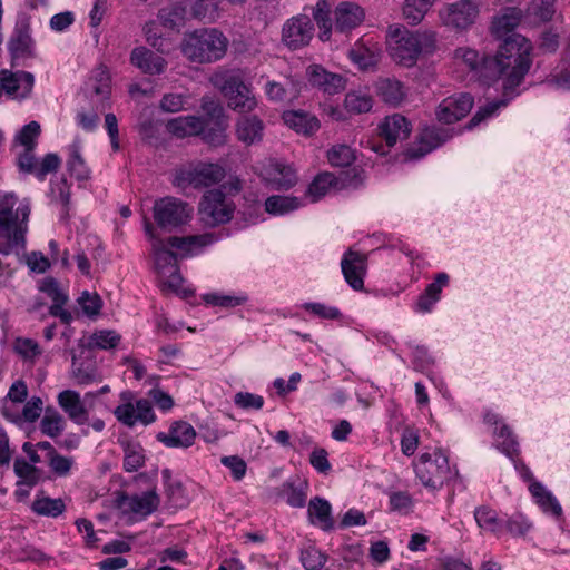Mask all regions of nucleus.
<instances>
[{
	"label": "nucleus",
	"mask_w": 570,
	"mask_h": 570,
	"mask_svg": "<svg viewBox=\"0 0 570 570\" xmlns=\"http://www.w3.org/2000/svg\"><path fill=\"white\" fill-rule=\"evenodd\" d=\"M501 40L494 56L482 57V75L487 80H495L507 73L503 95L510 99L532 66V46L520 33H511Z\"/></svg>",
	"instance_id": "nucleus-1"
},
{
	"label": "nucleus",
	"mask_w": 570,
	"mask_h": 570,
	"mask_svg": "<svg viewBox=\"0 0 570 570\" xmlns=\"http://www.w3.org/2000/svg\"><path fill=\"white\" fill-rule=\"evenodd\" d=\"M227 46L228 40L223 32L203 28L185 35L181 51L193 62L210 63L225 56Z\"/></svg>",
	"instance_id": "nucleus-2"
},
{
	"label": "nucleus",
	"mask_w": 570,
	"mask_h": 570,
	"mask_svg": "<svg viewBox=\"0 0 570 570\" xmlns=\"http://www.w3.org/2000/svg\"><path fill=\"white\" fill-rule=\"evenodd\" d=\"M434 46L435 33L432 31L412 32L405 28H396L390 32V56L397 65L404 67L414 66L421 52L431 51Z\"/></svg>",
	"instance_id": "nucleus-3"
},
{
	"label": "nucleus",
	"mask_w": 570,
	"mask_h": 570,
	"mask_svg": "<svg viewBox=\"0 0 570 570\" xmlns=\"http://www.w3.org/2000/svg\"><path fill=\"white\" fill-rule=\"evenodd\" d=\"M153 212L157 226L169 233L186 225L193 216V207L188 203L170 196L156 200Z\"/></svg>",
	"instance_id": "nucleus-4"
},
{
	"label": "nucleus",
	"mask_w": 570,
	"mask_h": 570,
	"mask_svg": "<svg viewBox=\"0 0 570 570\" xmlns=\"http://www.w3.org/2000/svg\"><path fill=\"white\" fill-rule=\"evenodd\" d=\"M7 49L12 66L37 57L36 41L31 36V19L27 13H19L13 30L8 39Z\"/></svg>",
	"instance_id": "nucleus-5"
},
{
	"label": "nucleus",
	"mask_w": 570,
	"mask_h": 570,
	"mask_svg": "<svg viewBox=\"0 0 570 570\" xmlns=\"http://www.w3.org/2000/svg\"><path fill=\"white\" fill-rule=\"evenodd\" d=\"M415 474L425 488L436 490L451 479L448 458L440 451L423 453L415 465Z\"/></svg>",
	"instance_id": "nucleus-6"
},
{
	"label": "nucleus",
	"mask_w": 570,
	"mask_h": 570,
	"mask_svg": "<svg viewBox=\"0 0 570 570\" xmlns=\"http://www.w3.org/2000/svg\"><path fill=\"white\" fill-rule=\"evenodd\" d=\"M215 85L219 87L230 109L245 114L250 112L257 106L256 98L250 88L239 76L226 75L220 80H217Z\"/></svg>",
	"instance_id": "nucleus-7"
},
{
	"label": "nucleus",
	"mask_w": 570,
	"mask_h": 570,
	"mask_svg": "<svg viewBox=\"0 0 570 570\" xmlns=\"http://www.w3.org/2000/svg\"><path fill=\"white\" fill-rule=\"evenodd\" d=\"M365 171L360 167H353L343 173L338 178L332 173H321L308 185L307 194L314 202L325 196L331 188L340 189L342 187L357 188L364 183Z\"/></svg>",
	"instance_id": "nucleus-8"
},
{
	"label": "nucleus",
	"mask_w": 570,
	"mask_h": 570,
	"mask_svg": "<svg viewBox=\"0 0 570 570\" xmlns=\"http://www.w3.org/2000/svg\"><path fill=\"white\" fill-rule=\"evenodd\" d=\"M233 213V204L226 202V195L220 189L208 190L199 204L200 219L209 227L228 223Z\"/></svg>",
	"instance_id": "nucleus-9"
},
{
	"label": "nucleus",
	"mask_w": 570,
	"mask_h": 570,
	"mask_svg": "<svg viewBox=\"0 0 570 570\" xmlns=\"http://www.w3.org/2000/svg\"><path fill=\"white\" fill-rule=\"evenodd\" d=\"M454 136V130L438 126L423 127L415 138V142L404 151L407 160H417L439 148Z\"/></svg>",
	"instance_id": "nucleus-10"
},
{
	"label": "nucleus",
	"mask_w": 570,
	"mask_h": 570,
	"mask_svg": "<svg viewBox=\"0 0 570 570\" xmlns=\"http://www.w3.org/2000/svg\"><path fill=\"white\" fill-rule=\"evenodd\" d=\"M225 175V169L218 164L199 163L187 170H181L176 176V184L179 187L191 186L200 189L218 184Z\"/></svg>",
	"instance_id": "nucleus-11"
},
{
	"label": "nucleus",
	"mask_w": 570,
	"mask_h": 570,
	"mask_svg": "<svg viewBox=\"0 0 570 570\" xmlns=\"http://www.w3.org/2000/svg\"><path fill=\"white\" fill-rule=\"evenodd\" d=\"M121 399L127 402L118 405L114 414L122 424L132 428L138 421L144 425H148L156 420L150 401L140 399L136 402V406H134L131 403L132 394L129 391L122 392Z\"/></svg>",
	"instance_id": "nucleus-12"
},
{
	"label": "nucleus",
	"mask_w": 570,
	"mask_h": 570,
	"mask_svg": "<svg viewBox=\"0 0 570 570\" xmlns=\"http://www.w3.org/2000/svg\"><path fill=\"white\" fill-rule=\"evenodd\" d=\"M314 37V24L307 14H297L286 20L282 28V42L291 50L309 45Z\"/></svg>",
	"instance_id": "nucleus-13"
},
{
	"label": "nucleus",
	"mask_w": 570,
	"mask_h": 570,
	"mask_svg": "<svg viewBox=\"0 0 570 570\" xmlns=\"http://www.w3.org/2000/svg\"><path fill=\"white\" fill-rule=\"evenodd\" d=\"M26 228L18 224V214L10 207L0 209V253L9 255L13 247L24 246Z\"/></svg>",
	"instance_id": "nucleus-14"
},
{
	"label": "nucleus",
	"mask_w": 570,
	"mask_h": 570,
	"mask_svg": "<svg viewBox=\"0 0 570 570\" xmlns=\"http://www.w3.org/2000/svg\"><path fill=\"white\" fill-rule=\"evenodd\" d=\"M478 13L479 10L474 2L460 0L441 10L440 18L445 26L462 30L474 23Z\"/></svg>",
	"instance_id": "nucleus-15"
},
{
	"label": "nucleus",
	"mask_w": 570,
	"mask_h": 570,
	"mask_svg": "<svg viewBox=\"0 0 570 570\" xmlns=\"http://www.w3.org/2000/svg\"><path fill=\"white\" fill-rule=\"evenodd\" d=\"M473 97L468 92L458 96H451L441 101L435 115L439 121L444 124H454L464 118L473 107Z\"/></svg>",
	"instance_id": "nucleus-16"
},
{
	"label": "nucleus",
	"mask_w": 570,
	"mask_h": 570,
	"mask_svg": "<svg viewBox=\"0 0 570 570\" xmlns=\"http://www.w3.org/2000/svg\"><path fill=\"white\" fill-rule=\"evenodd\" d=\"M159 504L160 498L155 488L141 494L129 495L122 492L117 498V505L119 508L144 518L154 513Z\"/></svg>",
	"instance_id": "nucleus-17"
},
{
	"label": "nucleus",
	"mask_w": 570,
	"mask_h": 570,
	"mask_svg": "<svg viewBox=\"0 0 570 570\" xmlns=\"http://www.w3.org/2000/svg\"><path fill=\"white\" fill-rule=\"evenodd\" d=\"M379 136L387 147H393L399 140H405L412 131L410 120L400 114L386 116L377 127Z\"/></svg>",
	"instance_id": "nucleus-18"
},
{
	"label": "nucleus",
	"mask_w": 570,
	"mask_h": 570,
	"mask_svg": "<svg viewBox=\"0 0 570 570\" xmlns=\"http://www.w3.org/2000/svg\"><path fill=\"white\" fill-rule=\"evenodd\" d=\"M366 256L358 252L348 249L343 255L341 262L342 273L346 283L354 289L361 291L364 287V276L366 273Z\"/></svg>",
	"instance_id": "nucleus-19"
},
{
	"label": "nucleus",
	"mask_w": 570,
	"mask_h": 570,
	"mask_svg": "<svg viewBox=\"0 0 570 570\" xmlns=\"http://www.w3.org/2000/svg\"><path fill=\"white\" fill-rule=\"evenodd\" d=\"M306 75L309 83L325 94L335 95L345 88L346 81L342 75L330 72L321 65H311Z\"/></svg>",
	"instance_id": "nucleus-20"
},
{
	"label": "nucleus",
	"mask_w": 570,
	"mask_h": 570,
	"mask_svg": "<svg viewBox=\"0 0 570 570\" xmlns=\"http://www.w3.org/2000/svg\"><path fill=\"white\" fill-rule=\"evenodd\" d=\"M196 439L195 429L187 422H174L168 433L159 432L157 440L168 448H189Z\"/></svg>",
	"instance_id": "nucleus-21"
},
{
	"label": "nucleus",
	"mask_w": 570,
	"mask_h": 570,
	"mask_svg": "<svg viewBox=\"0 0 570 570\" xmlns=\"http://www.w3.org/2000/svg\"><path fill=\"white\" fill-rule=\"evenodd\" d=\"M145 232L149 236V238L154 239L153 250L155 255V265L158 275L167 274L168 271H175L177 264V254L166 247V244L163 239L156 238L154 234V226L150 222L146 219L145 222Z\"/></svg>",
	"instance_id": "nucleus-22"
},
{
	"label": "nucleus",
	"mask_w": 570,
	"mask_h": 570,
	"mask_svg": "<svg viewBox=\"0 0 570 570\" xmlns=\"http://www.w3.org/2000/svg\"><path fill=\"white\" fill-rule=\"evenodd\" d=\"M130 62L141 72L155 76L161 75L167 67V61L146 47H137L130 53Z\"/></svg>",
	"instance_id": "nucleus-23"
},
{
	"label": "nucleus",
	"mask_w": 570,
	"mask_h": 570,
	"mask_svg": "<svg viewBox=\"0 0 570 570\" xmlns=\"http://www.w3.org/2000/svg\"><path fill=\"white\" fill-rule=\"evenodd\" d=\"M364 17V10L358 4L342 2L335 9L334 29L337 32L347 33L360 26Z\"/></svg>",
	"instance_id": "nucleus-24"
},
{
	"label": "nucleus",
	"mask_w": 570,
	"mask_h": 570,
	"mask_svg": "<svg viewBox=\"0 0 570 570\" xmlns=\"http://www.w3.org/2000/svg\"><path fill=\"white\" fill-rule=\"evenodd\" d=\"M58 404L76 424L82 425L88 422V411L78 392L72 390L60 392L58 395Z\"/></svg>",
	"instance_id": "nucleus-25"
},
{
	"label": "nucleus",
	"mask_w": 570,
	"mask_h": 570,
	"mask_svg": "<svg viewBox=\"0 0 570 570\" xmlns=\"http://www.w3.org/2000/svg\"><path fill=\"white\" fill-rule=\"evenodd\" d=\"M282 118L291 129L305 136L313 135L321 127L317 117L304 110L284 111Z\"/></svg>",
	"instance_id": "nucleus-26"
},
{
	"label": "nucleus",
	"mask_w": 570,
	"mask_h": 570,
	"mask_svg": "<svg viewBox=\"0 0 570 570\" xmlns=\"http://www.w3.org/2000/svg\"><path fill=\"white\" fill-rule=\"evenodd\" d=\"M265 173L266 179L278 190H288L297 183L295 169L279 161H272Z\"/></svg>",
	"instance_id": "nucleus-27"
},
{
	"label": "nucleus",
	"mask_w": 570,
	"mask_h": 570,
	"mask_svg": "<svg viewBox=\"0 0 570 570\" xmlns=\"http://www.w3.org/2000/svg\"><path fill=\"white\" fill-rule=\"evenodd\" d=\"M307 513L311 523L318 525L323 531H331L334 529L332 507L327 500L320 497L311 499Z\"/></svg>",
	"instance_id": "nucleus-28"
},
{
	"label": "nucleus",
	"mask_w": 570,
	"mask_h": 570,
	"mask_svg": "<svg viewBox=\"0 0 570 570\" xmlns=\"http://www.w3.org/2000/svg\"><path fill=\"white\" fill-rule=\"evenodd\" d=\"M264 124L257 116H244L236 122L237 139L245 145H253L263 139Z\"/></svg>",
	"instance_id": "nucleus-29"
},
{
	"label": "nucleus",
	"mask_w": 570,
	"mask_h": 570,
	"mask_svg": "<svg viewBox=\"0 0 570 570\" xmlns=\"http://www.w3.org/2000/svg\"><path fill=\"white\" fill-rule=\"evenodd\" d=\"M450 277L446 273H438L434 281L426 286L416 302L417 311L431 312L433 305L440 299L443 287L448 286Z\"/></svg>",
	"instance_id": "nucleus-30"
},
{
	"label": "nucleus",
	"mask_w": 570,
	"mask_h": 570,
	"mask_svg": "<svg viewBox=\"0 0 570 570\" xmlns=\"http://www.w3.org/2000/svg\"><path fill=\"white\" fill-rule=\"evenodd\" d=\"M206 126L205 120L196 116L178 117L167 124L169 132L178 138L200 135Z\"/></svg>",
	"instance_id": "nucleus-31"
},
{
	"label": "nucleus",
	"mask_w": 570,
	"mask_h": 570,
	"mask_svg": "<svg viewBox=\"0 0 570 570\" xmlns=\"http://www.w3.org/2000/svg\"><path fill=\"white\" fill-rule=\"evenodd\" d=\"M110 73L106 66L99 65L91 71L86 82V88L101 101L108 100L110 96Z\"/></svg>",
	"instance_id": "nucleus-32"
},
{
	"label": "nucleus",
	"mask_w": 570,
	"mask_h": 570,
	"mask_svg": "<svg viewBox=\"0 0 570 570\" xmlns=\"http://www.w3.org/2000/svg\"><path fill=\"white\" fill-rule=\"evenodd\" d=\"M30 509L37 515L57 518L66 511V504L61 498L52 499L39 491Z\"/></svg>",
	"instance_id": "nucleus-33"
},
{
	"label": "nucleus",
	"mask_w": 570,
	"mask_h": 570,
	"mask_svg": "<svg viewBox=\"0 0 570 570\" xmlns=\"http://www.w3.org/2000/svg\"><path fill=\"white\" fill-rule=\"evenodd\" d=\"M375 88L382 100L392 106H397L405 97L403 85L396 79H380Z\"/></svg>",
	"instance_id": "nucleus-34"
},
{
	"label": "nucleus",
	"mask_w": 570,
	"mask_h": 570,
	"mask_svg": "<svg viewBox=\"0 0 570 570\" xmlns=\"http://www.w3.org/2000/svg\"><path fill=\"white\" fill-rule=\"evenodd\" d=\"M529 490L532 497L535 499V502L544 512L551 513L554 517L561 515L562 509L558 500L540 482H532L529 487Z\"/></svg>",
	"instance_id": "nucleus-35"
},
{
	"label": "nucleus",
	"mask_w": 570,
	"mask_h": 570,
	"mask_svg": "<svg viewBox=\"0 0 570 570\" xmlns=\"http://www.w3.org/2000/svg\"><path fill=\"white\" fill-rule=\"evenodd\" d=\"M158 19L164 28L179 31L185 24L186 9L178 3L169 4L159 10Z\"/></svg>",
	"instance_id": "nucleus-36"
},
{
	"label": "nucleus",
	"mask_w": 570,
	"mask_h": 570,
	"mask_svg": "<svg viewBox=\"0 0 570 570\" xmlns=\"http://www.w3.org/2000/svg\"><path fill=\"white\" fill-rule=\"evenodd\" d=\"M124 450V470L135 472L145 464V450L139 442H121Z\"/></svg>",
	"instance_id": "nucleus-37"
},
{
	"label": "nucleus",
	"mask_w": 570,
	"mask_h": 570,
	"mask_svg": "<svg viewBox=\"0 0 570 570\" xmlns=\"http://www.w3.org/2000/svg\"><path fill=\"white\" fill-rule=\"evenodd\" d=\"M520 22V13L510 8L501 17H498L492 22V33L498 39H504L507 36L514 33L513 30Z\"/></svg>",
	"instance_id": "nucleus-38"
},
{
	"label": "nucleus",
	"mask_w": 570,
	"mask_h": 570,
	"mask_svg": "<svg viewBox=\"0 0 570 570\" xmlns=\"http://www.w3.org/2000/svg\"><path fill=\"white\" fill-rule=\"evenodd\" d=\"M301 206L297 197L273 195L265 200V210L271 215H285Z\"/></svg>",
	"instance_id": "nucleus-39"
},
{
	"label": "nucleus",
	"mask_w": 570,
	"mask_h": 570,
	"mask_svg": "<svg viewBox=\"0 0 570 570\" xmlns=\"http://www.w3.org/2000/svg\"><path fill=\"white\" fill-rule=\"evenodd\" d=\"M70 157L67 161L68 171L78 180H87L90 176V170L86 165L85 159L80 155V142L73 141L69 146Z\"/></svg>",
	"instance_id": "nucleus-40"
},
{
	"label": "nucleus",
	"mask_w": 570,
	"mask_h": 570,
	"mask_svg": "<svg viewBox=\"0 0 570 570\" xmlns=\"http://www.w3.org/2000/svg\"><path fill=\"white\" fill-rule=\"evenodd\" d=\"M498 448L510 459H514L519 454L518 442L511 429L502 423L493 431Z\"/></svg>",
	"instance_id": "nucleus-41"
},
{
	"label": "nucleus",
	"mask_w": 570,
	"mask_h": 570,
	"mask_svg": "<svg viewBox=\"0 0 570 570\" xmlns=\"http://www.w3.org/2000/svg\"><path fill=\"white\" fill-rule=\"evenodd\" d=\"M434 0H405L403 16L410 24H417L433 6Z\"/></svg>",
	"instance_id": "nucleus-42"
},
{
	"label": "nucleus",
	"mask_w": 570,
	"mask_h": 570,
	"mask_svg": "<svg viewBox=\"0 0 570 570\" xmlns=\"http://www.w3.org/2000/svg\"><path fill=\"white\" fill-rule=\"evenodd\" d=\"M277 495L294 508H303L306 502V491L295 484V481H286L277 488Z\"/></svg>",
	"instance_id": "nucleus-43"
},
{
	"label": "nucleus",
	"mask_w": 570,
	"mask_h": 570,
	"mask_svg": "<svg viewBox=\"0 0 570 570\" xmlns=\"http://www.w3.org/2000/svg\"><path fill=\"white\" fill-rule=\"evenodd\" d=\"M313 19L321 29L320 39L326 41L330 39L332 30V19L330 17L331 10L330 4L326 0H318L316 6L312 10Z\"/></svg>",
	"instance_id": "nucleus-44"
},
{
	"label": "nucleus",
	"mask_w": 570,
	"mask_h": 570,
	"mask_svg": "<svg viewBox=\"0 0 570 570\" xmlns=\"http://www.w3.org/2000/svg\"><path fill=\"white\" fill-rule=\"evenodd\" d=\"M65 428L62 415L53 407H47L40 423L41 432L50 438H57Z\"/></svg>",
	"instance_id": "nucleus-45"
},
{
	"label": "nucleus",
	"mask_w": 570,
	"mask_h": 570,
	"mask_svg": "<svg viewBox=\"0 0 570 570\" xmlns=\"http://www.w3.org/2000/svg\"><path fill=\"white\" fill-rule=\"evenodd\" d=\"M161 476L164 479L165 494L167 499L173 502L175 507H184L186 499L184 495L183 483L178 480L171 479V471L169 469H164L161 471Z\"/></svg>",
	"instance_id": "nucleus-46"
},
{
	"label": "nucleus",
	"mask_w": 570,
	"mask_h": 570,
	"mask_svg": "<svg viewBox=\"0 0 570 570\" xmlns=\"http://www.w3.org/2000/svg\"><path fill=\"white\" fill-rule=\"evenodd\" d=\"M295 83L292 79H285L281 81H268L265 86V92L269 100L276 102H283L288 99L289 95L296 94Z\"/></svg>",
	"instance_id": "nucleus-47"
},
{
	"label": "nucleus",
	"mask_w": 570,
	"mask_h": 570,
	"mask_svg": "<svg viewBox=\"0 0 570 570\" xmlns=\"http://www.w3.org/2000/svg\"><path fill=\"white\" fill-rule=\"evenodd\" d=\"M206 126L204 130H202L200 135L203 140L212 146H220L225 142V130L227 127L226 120L218 121H206Z\"/></svg>",
	"instance_id": "nucleus-48"
},
{
	"label": "nucleus",
	"mask_w": 570,
	"mask_h": 570,
	"mask_svg": "<svg viewBox=\"0 0 570 570\" xmlns=\"http://www.w3.org/2000/svg\"><path fill=\"white\" fill-rule=\"evenodd\" d=\"M344 106L353 114L368 112L373 107V99L370 95L352 91L346 94Z\"/></svg>",
	"instance_id": "nucleus-49"
},
{
	"label": "nucleus",
	"mask_w": 570,
	"mask_h": 570,
	"mask_svg": "<svg viewBox=\"0 0 570 570\" xmlns=\"http://www.w3.org/2000/svg\"><path fill=\"white\" fill-rule=\"evenodd\" d=\"M327 159L332 166L335 167H348L355 159V151L347 145L333 146L327 151Z\"/></svg>",
	"instance_id": "nucleus-50"
},
{
	"label": "nucleus",
	"mask_w": 570,
	"mask_h": 570,
	"mask_svg": "<svg viewBox=\"0 0 570 570\" xmlns=\"http://www.w3.org/2000/svg\"><path fill=\"white\" fill-rule=\"evenodd\" d=\"M13 470L17 476L22 479V482H18V484L23 483L33 487L39 482V470L23 458L14 460Z\"/></svg>",
	"instance_id": "nucleus-51"
},
{
	"label": "nucleus",
	"mask_w": 570,
	"mask_h": 570,
	"mask_svg": "<svg viewBox=\"0 0 570 570\" xmlns=\"http://www.w3.org/2000/svg\"><path fill=\"white\" fill-rule=\"evenodd\" d=\"M121 340V336L112 330H104L95 332L90 336V346H95L100 350L115 348Z\"/></svg>",
	"instance_id": "nucleus-52"
},
{
	"label": "nucleus",
	"mask_w": 570,
	"mask_h": 570,
	"mask_svg": "<svg viewBox=\"0 0 570 570\" xmlns=\"http://www.w3.org/2000/svg\"><path fill=\"white\" fill-rule=\"evenodd\" d=\"M474 518L478 525L491 532H497L500 529V520L495 511L489 507L482 505L474 512Z\"/></svg>",
	"instance_id": "nucleus-53"
},
{
	"label": "nucleus",
	"mask_w": 570,
	"mask_h": 570,
	"mask_svg": "<svg viewBox=\"0 0 570 570\" xmlns=\"http://www.w3.org/2000/svg\"><path fill=\"white\" fill-rule=\"evenodd\" d=\"M507 102L508 99H501L488 102L483 107H480L479 110L469 120L465 128L473 129L474 127L479 126L482 121L494 115L499 108L505 106Z\"/></svg>",
	"instance_id": "nucleus-54"
},
{
	"label": "nucleus",
	"mask_w": 570,
	"mask_h": 570,
	"mask_svg": "<svg viewBox=\"0 0 570 570\" xmlns=\"http://www.w3.org/2000/svg\"><path fill=\"white\" fill-rule=\"evenodd\" d=\"M301 562L306 570H320L326 562V556L318 549L308 547L302 550Z\"/></svg>",
	"instance_id": "nucleus-55"
},
{
	"label": "nucleus",
	"mask_w": 570,
	"mask_h": 570,
	"mask_svg": "<svg viewBox=\"0 0 570 570\" xmlns=\"http://www.w3.org/2000/svg\"><path fill=\"white\" fill-rule=\"evenodd\" d=\"M60 165V157L55 153H49L42 158L40 163H38L35 176L38 180L43 181L48 174L57 173Z\"/></svg>",
	"instance_id": "nucleus-56"
},
{
	"label": "nucleus",
	"mask_w": 570,
	"mask_h": 570,
	"mask_svg": "<svg viewBox=\"0 0 570 570\" xmlns=\"http://www.w3.org/2000/svg\"><path fill=\"white\" fill-rule=\"evenodd\" d=\"M204 299L210 305L230 308L245 304L247 302V296L219 295L210 293L206 294Z\"/></svg>",
	"instance_id": "nucleus-57"
},
{
	"label": "nucleus",
	"mask_w": 570,
	"mask_h": 570,
	"mask_svg": "<svg viewBox=\"0 0 570 570\" xmlns=\"http://www.w3.org/2000/svg\"><path fill=\"white\" fill-rule=\"evenodd\" d=\"M200 108L204 112V117H200L206 121H218L226 120L223 106L209 97L202 99Z\"/></svg>",
	"instance_id": "nucleus-58"
},
{
	"label": "nucleus",
	"mask_w": 570,
	"mask_h": 570,
	"mask_svg": "<svg viewBox=\"0 0 570 570\" xmlns=\"http://www.w3.org/2000/svg\"><path fill=\"white\" fill-rule=\"evenodd\" d=\"M40 135V125L37 121H30L24 125L16 137V140L24 148H36V140Z\"/></svg>",
	"instance_id": "nucleus-59"
},
{
	"label": "nucleus",
	"mask_w": 570,
	"mask_h": 570,
	"mask_svg": "<svg viewBox=\"0 0 570 570\" xmlns=\"http://www.w3.org/2000/svg\"><path fill=\"white\" fill-rule=\"evenodd\" d=\"M13 348L17 354L21 355L26 360H33L36 356L41 354L39 344L31 338L18 337L14 341Z\"/></svg>",
	"instance_id": "nucleus-60"
},
{
	"label": "nucleus",
	"mask_w": 570,
	"mask_h": 570,
	"mask_svg": "<svg viewBox=\"0 0 570 570\" xmlns=\"http://www.w3.org/2000/svg\"><path fill=\"white\" fill-rule=\"evenodd\" d=\"M234 403L243 410H261L264 405V399L249 392H238L234 396Z\"/></svg>",
	"instance_id": "nucleus-61"
},
{
	"label": "nucleus",
	"mask_w": 570,
	"mask_h": 570,
	"mask_svg": "<svg viewBox=\"0 0 570 570\" xmlns=\"http://www.w3.org/2000/svg\"><path fill=\"white\" fill-rule=\"evenodd\" d=\"M83 313L88 316L98 315L101 307L102 301L98 294H90L85 291L78 299Z\"/></svg>",
	"instance_id": "nucleus-62"
},
{
	"label": "nucleus",
	"mask_w": 570,
	"mask_h": 570,
	"mask_svg": "<svg viewBox=\"0 0 570 570\" xmlns=\"http://www.w3.org/2000/svg\"><path fill=\"white\" fill-rule=\"evenodd\" d=\"M455 58L462 59L471 70L479 71L480 77L484 78L482 75V59L479 58L478 51L470 48H458Z\"/></svg>",
	"instance_id": "nucleus-63"
},
{
	"label": "nucleus",
	"mask_w": 570,
	"mask_h": 570,
	"mask_svg": "<svg viewBox=\"0 0 570 570\" xmlns=\"http://www.w3.org/2000/svg\"><path fill=\"white\" fill-rule=\"evenodd\" d=\"M328 453L324 448H316L309 455L311 465L320 473L327 474L331 471Z\"/></svg>",
	"instance_id": "nucleus-64"
}]
</instances>
